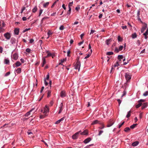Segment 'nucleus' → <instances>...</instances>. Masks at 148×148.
<instances>
[{
	"mask_svg": "<svg viewBox=\"0 0 148 148\" xmlns=\"http://www.w3.org/2000/svg\"><path fill=\"white\" fill-rule=\"evenodd\" d=\"M148 35V30L147 29L146 32L143 34V35L145 36V38L147 39V35Z\"/></svg>",
	"mask_w": 148,
	"mask_h": 148,
	"instance_id": "15",
	"label": "nucleus"
},
{
	"mask_svg": "<svg viewBox=\"0 0 148 148\" xmlns=\"http://www.w3.org/2000/svg\"><path fill=\"white\" fill-rule=\"evenodd\" d=\"M123 46H120L119 47V49L117 47L115 48L114 51L116 52L117 53L119 52V51H121L123 49Z\"/></svg>",
	"mask_w": 148,
	"mask_h": 148,
	"instance_id": "4",
	"label": "nucleus"
},
{
	"mask_svg": "<svg viewBox=\"0 0 148 148\" xmlns=\"http://www.w3.org/2000/svg\"><path fill=\"white\" fill-rule=\"evenodd\" d=\"M137 35L136 33L132 34V38H135L137 37Z\"/></svg>",
	"mask_w": 148,
	"mask_h": 148,
	"instance_id": "26",
	"label": "nucleus"
},
{
	"mask_svg": "<svg viewBox=\"0 0 148 148\" xmlns=\"http://www.w3.org/2000/svg\"><path fill=\"white\" fill-rule=\"evenodd\" d=\"M44 83L45 86H47L48 84V83L46 81V79H45L44 80Z\"/></svg>",
	"mask_w": 148,
	"mask_h": 148,
	"instance_id": "53",
	"label": "nucleus"
},
{
	"mask_svg": "<svg viewBox=\"0 0 148 148\" xmlns=\"http://www.w3.org/2000/svg\"><path fill=\"white\" fill-rule=\"evenodd\" d=\"M43 10L42 9L40 10V12H39V16H40L41 14H42V12Z\"/></svg>",
	"mask_w": 148,
	"mask_h": 148,
	"instance_id": "54",
	"label": "nucleus"
},
{
	"mask_svg": "<svg viewBox=\"0 0 148 148\" xmlns=\"http://www.w3.org/2000/svg\"><path fill=\"white\" fill-rule=\"evenodd\" d=\"M138 103V104L136 105L135 106V107L136 108H138L140 107L142 105V103Z\"/></svg>",
	"mask_w": 148,
	"mask_h": 148,
	"instance_id": "24",
	"label": "nucleus"
},
{
	"mask_svg": "<svg viewBox=\"0 0 148 148\" xmlns=\"http://www.w3.org/2000/svg\"><path fill=\"white\" fill-rule=\"evenodd\" d=\"M45 115H41L40 116V119H43V118H44L45 117Z\"/></svg>",
	"mask_w": 148,
	"mask_h": 148,
	"instance_id": "47",
	"label": "nucleus"
},
{
	"mask_svg": "<svg viewBox=\"0 0 148 148\" xmlns=\"http://www.w3.org/2000/svg\"><path fill=\"white\" fill-rule=\"evenodd\" d=\"M99 123V121L98 120H96L94 121L91 123V125L97 124Z\"/></svg>",
	"mask_w": 148,
	"mask_h": 148,
	"instance_id": "23",
	"label": "nucleus"
},
{
	"mask_svg": "<svg viewBox=\"0 0 148 148\" xmlns=\"http://www.w3.org/2000/svg\"><path fill=\"white\" fill-rule=\"evenodd\" d=\"M34 109H32L31 110H30L29 111L27 112L25 115V116H28L30 114V113L32 112V111Z\"/></svg>",
	"mask_w": 148,
	"mask_h": 148,
	"instance_id": "20",
	"label": "nucleus"
},
{
	"mask_svg": "<svg viewBox=\"0 0 148 148\" xmlns=\"http://www.w3.org/2000/svg\"><path fill=\"white\" fill-rule=\"evenodd\" d=\"M62 7L64 10H66V8L65 6V5L64 4H63L62 5Z\"/></svg>",
	"mask_w": 148,
	"mask_h": 148,
	"instance_id": "63",
	"label": "nucleus"
},
{
	"mask_svg": "<svg viewBox=\"0 0 148 148\" xmlns=\"http://www.w3.org/2000/svg\"><path fill=\"white\" fill-rule=\"evenodd\" d=\"M84 40L80 42H79L78 43V45H79L80 46V45L81 44H82L84 42Z\"/></svg>",
	"mask_w": 148,
	"mask_h": 148,
	"instance_id": "62",
	"label": "nucleus"
},
{
	"mask_svg": "<svg viewBox=\"0 0 148 148\" xmlns=\"http://www.w3.org/2000/svg\"><path fill=\"white\" fill-rule=\"evenodd\" d=\"M137 16L138 17H139L140 15V11L138 10L137 13Z\"/></svg>",
	"mask_w": 148,
	"mask_h": 148,
	"instance_id": "57",
	"label": "nucleus"
},
{
	"mask_svg": "<svg viewBox=\"0 0 148 148\" xmlns=\"http://www.w3.org/2000/svg\"><path fill=\"white\" fill-rule=\"evenodd\" d=\"M19 31V28H16L14 30V33L15 34L18 35Z\"/></svg>",
	"mask_w": 148,
	"mask_h": 148,
	"instance_id": "10",
	"label": "nucleus"
},
{
	"mask_svg": "<svg viewBox=\"0 0 148 148\" xmlns=\"http://www.w3.org/2000/svg\"><path fill=\"white\" fill-rule=\"evenodd\" d=\"M64 29V26L63 25H62L60 27H59V29L60 30H63Z\"/></svg>",
	"mask_w": 148,
	"mask_h": 148,
	"instance_id": "39",
	"label": "nucleus"
},
{
	"mask_svg": "<svg viewBox=\"0 0 148 148\" xmlns=\"http://www.w3.org/2000/svg\"><path fill=\"white\" fill-rule=\"evenodd\" d=\"M4 63L6 64H9V60L7 59H5L4 60Z\"/></svg>",
	"mask_w": 148,
	"mask_h": 148,
	"instance_id": "28",
	"label": "nucleus"
},
{
	"mask_svg": "<svg viewBox=\"0 0 148 148\" xmlns=\"http://www.w3.org/2000/svg\"><path fill=\"white\" fill-rule=\"evenodd\" d=\"M10 74V72L9 71L6 73L4 75L5 77H6L9 75Z\"/></svg>",
	"mask_w": 148,
	"mask_h": 148,
	"instance_id": "44",
	"label": "nucleus"
},
{
	"mask_svg": "<svg viewBox=\"0 0 148 148\" xmlns=\"http://www.w3.org/2000/svg\"><path fill=\"white\" fill-rule=\"evenodd\" d=\"M4 36L7 40H9L11 37L10 34L8 32L5 34Z\"/></svg>",
	"mask_w": 148,
	"mask_h": 148,
	"instance_id": "5",
	"label": "nucleus"
},
{
	"mask_svg": "<svg viewBox=\"0 0 148 148\" xmlns=\"http://www.w3.org/2000/svg\"><path fill=\"white\" fill-rule=\"evenodd\" d=\"M63 106V103H62L60 105V110L58 112L59 114H60L62 112V110H63V109H62Z\"/></svg>",
	"mask_w": 148,
	"mask_h": 148,
	"instance_id": "13",
	"label": "nucleus"
},
{
	"mask_svg": "<svg viewBox=\"0 0 148 148\" xmlns=\"http://www.w3.org/2000/svg\"><path fill=\"white\" fill-rule=\"evenodd\" d=\"M118 41L119 42L121 41L122 40V39L119 36H118Z\"/></svg>",
	"mask_w": 148,
	"mask_h": 148,
	"instance_id": "45",
	"label": "nucleus"
},
{
	"mask_svg": "<svg viewBox=\"0 0 148 148\" xmlns=\"http://www.w3.org/2000/svg\"><path fill=\"white\" fill-rule=\"evenodd\" d=\"M49 2H47L43 4V7L45 8H46L49 4Z\"/></svg>",
	"mask_w": 148,
	"mask_h": 148,
	"instance_id": "32",
	"label": "nucleus"
},
{
	"mask_svg": "<svg viewBox=\"0 0 148 148\" xmlns=\"http://www.w3.org/2000/svg\"><path fill=\"white\" fill-rule=\"evenodd\" d=\"M137 125V124H134L130 126V128L131 129H134L136 125Z\"/></svg>",
	"mask_w": 148,
	"mask_h": 148,
	"instance_id": "29",
	"label": "nucleus"
},
{
	"mask_svg": "<svg viewBox=\"0 0 148 148\" xmlns=\"http://www.w3.org/2000/svg\"><path fill=\"white\" fill-rule=\"evenodd\" d=\"M99 124L101 125H102L101 127H99V128L100 129H103L105 127V126L103 124L101 123H100Z\"/></svg>",
	"mask_w": 148,
	"mask_h": 148,
	"instance_id": "34",
	"label": "nucleus"
},
{
	"mask_svg": "<svg viewBox=\"0 0 148 148\" xmlns=\"http://www.w3.org/2000/svg\"><path fill=\"white\" fill-rule=\"evenodd\" d=\"M69 10L67 12V14L69 15V14H70L71 13V7H69Z\"/></svg>",
	"mask_w": 148,
	"mask_h": 148,
	"instance_id": "36",
	"label": "nucleus"
},
{
	"mask_svg": "<svg viewBox=\"0 0 148 148\" xmlns=\"http://www.w3.org/2000/svg\"><path fill=\"white\" fill-rule=\"evenodd\" d=\"M49 112V108L47 106H45V107L44 108V110L43 113L45 114Z\"/></svg>",
	"mask_w": 148,
	"mask_h": 148,
	"instance_id": "8",
	"label": "nucleus"
},
{
	"mask_svg": "<svg viewBox=\"0 0 148 148\" xmlns=\"http://www.w3.org/2000/svg\"><path fill=\"white\" fill-rule=\"evenodd\" d=\"M123 29H127V27L126 26H123L121 27Z\"/></svg>",
	"mask_w": 148,
	"mask_h": 148,
	"instance_id": "56",
	"label": "nucleus"
},
{
	"mask_svg": "<svg viewBox=\"0 0 148 148\" xmlns=\"http://www.w3.org/2000/svg\"><path fill=\"white\" fill-rule=\"evenodd\" d=\"M131 113V111H130L128 112L127 114V115L126 116V117L127 118H129V117H130Z\"/></svg>",
	"mask_w": 148,
	"mask_h": 148,
	"instance_id": "33",
	"label": "nucleus"
},
{
	"mask_svg": "<svg viewBox=\"0 0 148 148\" xmlns=\"http://www.w3.org/2000/svg\"><path fill=\"white\" fill-rule=\"evenodd\" d=\"M117 101L118 102V103L119 104V106L121 103V100L119 99H117Z\"/></svg>",
	"mask_w": 148,
	"mask_h": 148,
	"instance_id": "60",
	"label": "nucleus"
},
{
	"mask_svg": "<svg viewBox=\"0 0 148 148\" xmlns=\"http://www.w3.org/2000/svg\"><path fill=\"white\" fill-rule=\"evenodd\" d=\"M26 8L25 7H23L22 8V10H21V13H22L23 12V11Z\"/></svg>",
	"mask_w": 148,
	"mask_h": 148,
	"instance_id": "58",
	"label": "nucleus"
},
{
	"mask_svg": "<svg viewBox=\"0 0 148 148\" xmlns=\"http://www.w3.org/2000/svg\"><path fill=\"white\" fill-rule=\"evenodd\" d=\"M16 71L17 73L18 74L20 73L21 72V69L20 68H18L16 70Z\"/></svg>",
	"mask_w": 148,
	"mask_h": 148,
	"instance_id": "21",
	"label": "nucleus"
},
{
	"mask_svg": "<svg viewBox=\"0 0 148 148\" xmlns=\"http://www.w3.org/2000/svg\"><path fill=\"white\" fill-rule=\"evenodd\" d=\"M21 64V63L19 61H17L16 63L13 64V66L14 67V65H16V66L18 67L20 66Z\"/></svg>",
	"mask_w": 148,
	"mask_h": 148,
	"instance_id": "11",
	"label": "nucleus"
},
{
	"mask_svg": "<svg viewBox=\"0 0 148 148\" xmlns=\"http://www.w3.org/2000/svg\"><path fill=\"white\" fill-rule=\"evenodd\" d=\"M114 123V122H112V121L111 120H110L109 121V123H108V124L107 125V126L108 127H109L111 126Z\"/></svg>",
	"mask_w": 148,
	"mask_h": 148,
	"instance_id": "14",
	"label": "nucleus"
},
{
	"mask_svg": "<svg viewBox=\"0 0 148 148\" xmlns=\"http://www.w3.org/2000/svg\"><path fill=\"white\" fill-rule=\"evenodd\" d=\"M145 101V100L141 99H140V100L138 101V102L141 103H142V102H144Z\"/></svg>",
	"mask_w": 148,
	"mask_h": 148,
	"instance_id": "38",
	"label": "nucleus"
},
{
	"mask_svg": "<svg viewBox=\"0 0 148 148\" xmlns=\"http://www.w3.org/2000/svg\"><path fill=\"white\" fill-rule=\"evenodd\" d=\"M103 131L102 130H100L99 131V133L98 134L99 136H100L103 132Z\"/></svg>",
	"mask_w": 148,
	"mask_h": 148,
	"instance_id": "49",
	"label": "nucleus"
},
{
	"mask_svg": "<svg viewBox=\"0 0 148 148\" xmlns=\"http://www.w3.org/2000/svg\"><path fill=\"white\" fill-rule=\"evenodd\" d=\"M147 106V103H143L142 105V109H143L146 108Z\"/></svg>",
	"mask_w": 148,
	"mask_h": 148,
	"instance_id": "17",
	"label": "nucleus"
},
{
	"mask_svg": "<svg viewBox=\"0 0 148 148\" xmlns=\"http://www.w3.org/2000/svg\"><path fill=\"white\" fill-rule=\"evenodd\" d=\"M13 58L15 60H17L18 58V55L16 53H14L13 55Z\"/></svg>",
	"mask_w": 148,
	"mask_h": 148,
	"instance_id": "16",
	"label": "nucleus"
},
{
	"mask_svg": "<svg viewBox=\"0 0 148 148\" xmlns=\"http://www.w3.org/2000/svg\"><path fill=\"white\" fill-rule=\"evenodd\" d=\"M148 95V92L146 91L143 94V96H147Z\"/></svg>",
	"mask_w": 148,
	"mask_h": 148,
	"instance_id": "40",
	"label": "nucleus"
},
{
	"mask_svg": "<svg viewBox=\"0 0 148 148\" xmlns=\"http://www.w3.org/2000/svg\"><path fill=\"white\" fill-rule=\"evenodd\" d=\"M16 41V39L14 38H12L10 40V42L12 44H15Z\"/></svg>",
	"mask_w": 148,
	"mask_h": 148,
	"instance_id": "12",
	"label": "nucleus"
},
{
	"mask_svg": "<svg viewBox=\"0 0 148 148\" xmlns=\"http://www.w3.org/2000/svg\"><path fill=\"white\" fill-rule=\"evenodd\" d=\"M139 142L138 141H136L133 142L132 144V145L133 146H136L138 145Z\"/></svg>",
	"mask_w": 148,
	"mask_h": 148,
	"instance_id": "19",
	"label": "nucleus"
},
{
	"mask_svg": "<svg viewBox=\"0 0 148 148\" xmlns=\"http://www.w3.org/2000/svg\"><path fill=\"white\" fill-rule=\"evenodd\" d=\"M73 4V2L69 3V5H68L69 8L71 7H70Z\"/></svg>",
	"mask_w": 148,
	"mask_h": 148,
	"instance_id": "48",
	"label": "nucleus"
},
{
	"mask_svg": "<svg viewBox=\"0 0 148 148\" xmlns=\"http://www.w3.org/2000/svg\"><path fill=\"white\" fill-rule=\"evenodd\" d=\"M70 53H71V52L70 51V50H69L67 51V56H70L69 54H70Z\"/></svg>",
	"mask_w": 148,
	"mask_h": 148,
	"instance_id": "61",
	"label": "nucleus"
},
{
	"mask_svg": "<svg viewBox=\"0 0 148 148\" xmlns=\"http://www.w3.org/2000/svg\"><path fill=\"white\" fill-rule=\"evenodd\" d=\"M119 65V64L118 63V62H116V64L114 65V67H115L116 66H118Z\"/></svg>",
	"mask_w": 148,
	"mask_h": 148,
	"instance_id": "51",
	"label": "nucleus"
},
{
	"mask_svg": "<svg viewBox=\"0 0 148 148\" xmlns=\"http://www.w3.org/2000/svg\"><path fill=\"white\" fill-rule=\"evenodd\" d=\"M42 60H43V63H42V66L43 67L46 63V60L45 59V58H42Z\"/></svg>",
	"mask_w": 148,
	"mask_h": 148,
	"instance_id": "27",
	"label": "nucleus"
},
{
	"mask_svg": "<svg viewBox=\"0 0 148 148\" xmlns=\"http://www.w3.org/2000/svg\"><path fill=\"white\" fill-rule=\"evenodd\" d=\"M147 24L145 23H144V25L143 26V27L141 29V32L142 33H143V32L147 28Z\"/></svg>",
	"mask_w": 148,
	"mask_h": 148,
	"instance_id": "6",
	"label": "nucleus"
},
{
	"mask_svg": "<svg viewBox=\"0 0 148 148\" xmlns=\"http://www.w3.org/2000/svg\"><path fill=\"white\" fill-rule=\"evenodd\" d=\"M130 130V129L129 127H126L125 128L124 131L126 132H128Z\"/></svg>",
	"mask_w": 148,
	"mask_h": 148,
	"instance_id": "25",
	"label": "nucleus"
},
{
	"mask_svg": "<svg viewBox=\"0 0 148 148\" xmlns=\"http://www.w3.org/2000/svg\"><path fill=\"white\" fill-rule=\"evenodd\" d=\"M88 134L87 131V130H84L83 132H81L80 134L81 135H85Z\"/></svg>",
	"mask_w": 148,
	"mask_h": 148,
	"instance_id": "18",
	"label": "nucleus"
},
{
	"mask_svg": "<svg viewBox=\"0 0 148 148\" xmlns=\"http://www.w3.org/2000/svg\"><path fill=\"white\" fill-rule=\"evenodd\" d=\"M81 131H79L73 135L72 136V138L73 139H77L78 136V135L79 134Z\"/></svg>",
	"mask_w": 148,
	"mask_h": 148,
	"instance_id": "3",
	"label": "nucleus"
},
{
	"mask_svg": "<svg viewBox=\"0 0 148 148\" xmlns=\"http://www.w3.org/2000/svg\"><path fill=\"white\" fill-rule=\"evenodd\" d=\"M80 9V6L79 5H77V6L75 8V9L77 11H78Z\"/></svg>",
	"mask_w": 148,
	"mask_h": 148,
	"instance_id": "43",
	"label": "nucleus"
},
{
	"mask_svg": "<svg viewBox=\"0 0 148 148\" xmlns=\"http://www.w3.org/2000/svg\"><path fill=\"white\" fill-rule=\"evenodd\" d=\"M60 95L62 97H64L66 96V92L64 91H62L60 92Z\"/></svg>",
	"mask_w": 148,
	"mask_h": 148,
	"instance_id": "7",
	"label": "nucleus"
},
{
	"mask_svg": "<svg viewBox=\"0 0 148 148\" xmlns=\"http://www.w3.org/2000/svg\"><path fill=\"white\" fill-rule=\"evenodd\" d=\"M61 121H60L59 120L57 121L55 123L56 124H58Z\"/></svg>",
	"mask_w": 148,
	"mask_h": 148,
	"instance_id": "59",
	"label": "nucleus"
},
{
	"mask_svg": "<svg viewBox=\"0 0 148 148\" xmlns=\"http://www.w3.org/2000/svg\"><path fill=\"white\" fill-rule=\"evenodd\" d=\"M31 51V49L29 48H27L26 49V51L28 52V53H29L30 52V51Z\"/></svg>",
	"mask_w": 148,
	"mask_h": 148,
	"instance_id": "50",
	"label": "nucleus"
},
{
	"mask_svg": "<svg viewBox=\"0 0 148 148\" xmlns=\"http://www.w3.org/2000/svg\"><path fill=\"white\" fill-rule=\"evenodd\" d=\"M51 91L48 90L47 93V97H49L51 96Z\"/></svg>",
	"mask_w": 148,
	"mask_h": 148,
	"instance_id": "31",
	"label": "nucleus"
},
{
	"mask_svg": "<svg viewBox=\"0 0 148 148\" xmlns=\"http://www.w3.org/2000/svg\"><path fill=\"white\" fill-rule=\"evenodd\" d=\"M22 19L23 21H26L27 20V18L25 17H23L22 18Z\"/></svg>",
	"mask_w": 148,
	"mask_h": 148,
	"instance_id": "64",
	"label": "nucleus"
},
{
	"mask_svg": "<svg viewBox=\"0 0 148 148\" xmlns=\"http://www.w3.org/2000/svg\"><path fill=\"white\" fill-rule=\"evenodd\" d=\"M91 140V138H88L85 140L84 141V142L86 144L88 142H89Z\"/></svg>",
	"mask_w": 148,
	"mask_h": 148,
	"instance_id": "9",
	"label": "nucleus"
},
{
	"mask_svg": "<svg viewBox=\"0 0 148 148\" xmlns=\"http://www.w3.org/2000/svg\"><path fill=\"white\" fill-rule=\"evenodd\" d=\"M110 39H108L106 41V43L107 45H109L110 44Z\"/></svg>",
	"mask_w": 148,
	"mask_h": 148,
	"instance_id": "30",
	"label": "nucleus"
},
{
	"mask_svg": "<svg viewBox=\"0 0 148 148\" xmlns=\"http://www.w3.org/2000/svg\"><path fill=\"white\" fill-rule=\"evenodd\" d=\"M91 55V53H89L87 55V56H86L85 57L84 59H86L87 58H89L90 56Z\"/></svg>",
	"mask_w": 148,
	"mask_h": 148,
	"instance_id": "41",
	"label": "nucleus"
},
{
	"mask_svg": "<svg viewBox=\"0 0 148 148\" xmlns=\"http://www.w3.org/2000/svg\"><path fill=\"white\" fill-rule=\"evenodd\" d=\"M30 28H26V29H25L23 31V33H25V32L28 31V30H30Z\"/></svg>",
	"mask_w": 148,
	"mask_h": 148,
	"instance_id": "42",
	"label": "nucleus"
},
{
	"mask_svg": "<svg viewBox=\"0 0 148 148\" xmlns=\"http://www.w3.org/2000/svg\"><path fill=\"white\" fill-rule=\"evenodd\" d=\"M137 43L138 46H139L140 44V41L139 40H138L137 41Z\"/></svg>",
	"mask_w": 148,
	"mask_h": 148,
	"instance_id": "55",
	"label": "nucleus"
},
{
	"mask_svg": "<svg viewBox=\"0 0 148 148\" xmlns=\"http://www.w3.org/2000/svg\"><path fill=\"white\" fill-rule=\"evenodd\" d=\"M125 77L127 81V82L130 81L131 78V77L129 73H125Z\"/></svg>",
	"mask_w": 148,
	"mask_h": 148,
	"instance_id": "1",
	"label": "nucleus"
},
{
	"mask_svg": "<svg viewBox=\"0 0 148 148\" xmlns=\"http://www.w3.org/2000/svg\"><path fill=\"white\" fill-rule=\"evenodd\" d=\"M37 10V8L36 7H35L32 10V11L34 13L36 12Z\"/></svg>",
	"mask_w": 148,
	"mask_h": 148,
	"instance_id": "35",
	"label": "nucleus"
},
{
	"mask_svg": "<svg viewBox=\"0 0 148 148\" xmlns=\"http://www.w3.org/2000/svg\"><path fill=\"white\" fill-rule=\"evenodd\" d=\"M113 54V53L112 52H107L106 54L108 55H112Z\"/></svg>",
	"mask_w": 148,
	"mask_h": 148,
	"instance_id": "37",
	"label": "nucleus"
},
{
	"mask_svg": "<svg viewBox=\"0 0 148 148\" xmlns=\"http://www.w3.org/2000/svg\"><path fill=\"white\" fill-rule=\"evenodd\" d=\"M52 56V54L50 53H48L47 54V56H46V58H47V57L51 56Z\"/></svg>",
	"mask_w": 148,
	"mask_h": 148,
	"instance_id": "52",
	"label": "nucleus"
},
{
	"mask_svg": "<svg viewBox=\"0 0 148 148\" xmlns=\"http://www.w3.org/2000/svg\"><path fill=\"white\" fill-rule=\"evenodd\" d=\"M123 58V55H119L118 56V59L120 61H121V60Z\"/></svg>",
	"mask_w": 148,
	"mask_h": 148,
	"instance_id": "22",
	"label": "nucleus"
},
{
	"mask_svg": "<svg viewBox=\"0 0 148 148\" xmlns=\"http://www.w3.org/2000/svg\"><path fill=\"white\" fill-rule=\"evenodd\" d=\"M80 66V62H77L74 66L75 69H78L79 71Z\"/></svg>",
	"mask_w": 148,
	"mask_h": 148,
	"instance_id": "2",
	"label": "nucleus"
},
{
	"mask_svg": "<svg viewBox=\"0 0 148 148\" xmlns=\"http://www.w3.org/2000/svg\"><path fill=\"white\" fill-rule=\"evenodd\" d=\"M124 121H123L121 124L119 125V128H120L124 124Z\"/></svg>",
	"mask_w": 148,
	"mask_h": 148,
	"instance_id": "46",
	"label": "nucleus"
}]
</instances>
